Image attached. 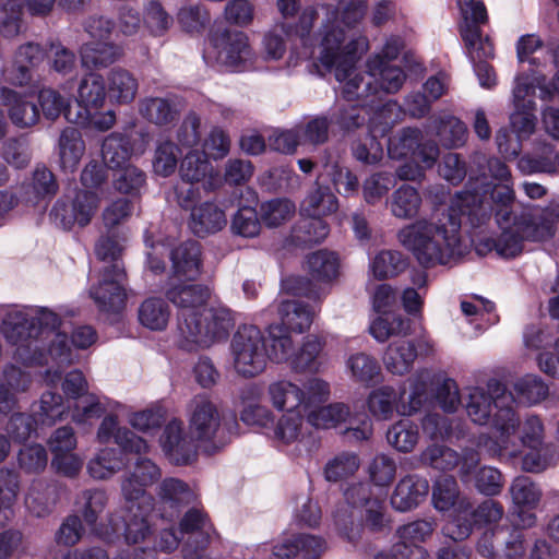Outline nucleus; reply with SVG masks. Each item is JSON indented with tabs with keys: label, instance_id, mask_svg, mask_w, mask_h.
<instances>
[{
	"label": "nucleus",
	"instance_id": "1",
	"mask_svg": "<svg viewBox=\"0 0 559 559\" xmlns=\"http://www.w3.org/2000/svg\"><path fill=\"white\" fill-rule=\"evenodd\" d=\"M512 182L493 185L484 174L469 177L436 222L418 219L397 233L399 241L425 267L456 262L468 251L462 226L479 235L488 230L492 214L498 226H509L519 212Z\"/></svg>",
	"mask_w": 559,
	"mask_h": 559
},
{
	"label": "nucleus",
	"instance_id": "2",
	"mask_svg": "<svg viewBox=\"0 0 559 559\" xmlns=\"http://www.w3.org/2000/svg\"><path fill=\"white\" fill-rule=\"evenodd\" d=\"M0 331L15 347L14 357L24 365H70L74 355L66 333L59 331L61 317L48 307L3 306Z\"/></svg>",
	"mask_w": 559,
	"mask_h": 559
},
{
	"label": "nucleus",
	"instance_id": "3",
	"mask_svg": "<svg viewBox=\"0 0 559 559\" xmlns=\"http://www.w3.org/2000/svg\"><path fill=\"white\" fill-rule=\"evenodd\" d=\"M366 49V38L358 37L346 41L344 29L333 26L325 31L320 55L313 66L321 76L334 71L335 79L341 84V95L346 102H370L372 106H380L376 100L378 91L370 72L362 73L356 68L357 59Z\"/></svg>",
	"mask_w": 559,
	"mask_h": 559
},
{
	"label": "nucleus",
	"instance_id": "4",
	"mask_svg": "<svg viewBox=\"0 0 559 559\" xmlns=\"http://www.w3.org/2000/svg\"><path fill=\"white\" fill-rule=\"evenodd\" d=\"M515 400L506 384L497 379H489L486 388L469 389L465 409L469 419L479 426L490 425L497 431V438L480 435L478 445L489 455L514 454L519 444L511 436L520 419L513 408Z\"/></svg>",
	"mask_w": 559,
	"mask_h": 559
},
{
	"label": "nucleus",
	"instance_id": "5",
	"mask_svg": "<svg viewBox=\"0 0 559 559\" xmlns=\"http://www.w3.org/2000/svg\"><path fill=\"white\" fill-rule=\"evenodd\" d=\"M121 240L118 230L107 229L95 243V254L105 265L98 282L90 286L88 294L102 313L118 314L126 306L127 274L121 259Z\"/></svg>",
	"mask_w": 559,
	"mask_h": 559
},
{
	"label": "nucleus",
	"instance_id": "6",
	"mask_svg": "<svg viewBox=\"0 0 559 559\" xmlns=\"http://www.w3.org/2000/svg\"><path fill=\"white\" fill-rule=\"evenodd\" d=\"M239 424L234 413H221L205 395H198L191 403L189 433L203 444L207 454L226 447L238 435Z\"/></svg>",
	"mask_w": 559,
	"mask_h": 559
},
{
	"label": "nucleus",
	"instance_id": "7",
	"mask_svg": "<svg viewBox=\"0 0 559 559\" xmlns=\"http://www.w3.org/2000/svg\"><path fill=\"white\" fill-rule=\"evenodd\" d=\"M181 320L179 346L188 352L227 340L235 325L231 310L224 306L211 307L203 319L201 314L197 318L192 313L189 318Z\"/></svg>",
	"mask_w": 559,
	"mask_h": 559
},
{
	"label": "nucleus",
	"instance_id": "8",
	"mask_svg": "<svg viewBox=\"0 0 559 559\" xmlns=\"http://www.w3.org/2000/svg\"><path fill=\"white\" fill-rule=\"evenodd\" d=\"M236 371L251 378L261 373L267 362V348L262 331L253 324H241L230 343Z\"/></svg>",
	"mask_w": 559,
	"mask_h": 559
},
{
	"label": "nucleus",
	"instance_id": "9",
	"mask_svg": "<svg viewBox=\"0 0 559 559\" xmlns=\"http://www.w3.org/2000/svg\"><path fill=\"white\" fill-rule=\"evenodd\" d=\"M267 394L273 407L277 411L302 408L307 412L309 407L328 400L330 388L325 381L318 378L309 379L304 389L290 381L280 380L269 385Z\"/></svg>",
	"mask_w": 559,
	"mask_h": 559
},
{
	"label": "nucleus",
	"instance_id": "10",
	"mask_svg": "<svg viewBox=\"0 0 559 559\" xmlns=\"http://www.w3.org/2000/svg\"><path fill=\"white\" fill-rule=\"evenodd\" d=\"M203 58L206 62L215 60L230 71H243L246 62L251 58L248 37L240 31L213 29L209 35V47Z\"/></svg>",
	"mask_w": 559,
	"mask_h": 559
},
{
	"label": "nucleus",
	"instance_id": "11",
	"mask_svg": "<svg viewBox=\"0 0 559 559\" xmlns=\"http://www.w3.org/2000/svg\"><path fill=\"white\" fill-rule=\"evenodd\" d=\"M538 78L530 76L527 72L514 78L512 88L513 111L510 114L512 132L519 140H527L536 129V103L534 100Z\"/></svg>",
	"mask_w": 559,
	"mask_h": 559
},
{
	"label": "nucleus",
	"instance_id": "12",
	"mask_svg": "<svg viewBox=\"0 0 559 559\" xmlns=\"http://www.w3.org/2000/svg\"><path fill=\"white\" fill-rule=\"evenodd\" d=\"M396 108L395 102H386L369 118L367 135L352 144L356 160L364 165H376L382 159L383 148L378 135L385 136L390 133L397 118Z\"/></svg>",
	"mask_w": 559,
	"mask_h": 559
},
{
	"label": "nucleus",
	"instance_id": "13",
	"mask_svg": "<svg viewBox=\"0 0 559 559\" xmlns=\"http://www.w3.org/2000/svg\"><path fill=\"white\" fill-rule=\"evenodd\" d=\"M98 204V197L90 190H74L64 193L53 204L50 218L64 230H70L75 224L84 227L90 224Z\"/></svg>",
	"mask_w": 559,
	"mask_h": 559
},
{
	"label": "nucleus",
	"instance_id": "14",
	"mask_svg": "<svg viewBox=\"0 0 559 559\" xmlns=\"http://www.w3.org/2000/svg\"><path fill=\"white\" fill-rule=\"evenodd\" d=\"M504 514L503 506L496 500L487 499L473 508L468 500L459 501L457 515L448 527L449 536L456 540L466 539L474 527L498 523Z\"/></svg>",
	"mask_w": 559,
	"mask_h": 559
},
{
	"label": "nucleus",
	"instance_id": "15",
	"mask_svg": "<svg viewBox=\"0 0 559 559\" xmlns=\"http://www.w3.org/2000/svg\"><path fill=\"white\" fill-rule=\"evenodd\" d=\"M432 522L416 520L400 526L396 531L399 542L392 546L391 552H380L374 559H429L428 551L419 544L431 535Z\"/></svg>",
	"mask_w": 559,
	"mask_h": 559
},
{
	"label": "nucleus",
	"instance_id": "16",
	"mask_svg": "<svg viewBox=\"0 0 559 559\" xmlns=\"http://www.w3.org/2000/svg\"><path fill=\"white\" fill-rule=\"evenodd\" d=\"M162 476L159 467L150 459L141 455L134 463V469L121 480V493L123 500H140L142 508H150L154 497L146 491V488L157 481Z\"/></svg>",
	"mask_w": 559,
	"mask_h": 559
},
{
	"label": "nucleus",
	"instance_id": "17",
	"mask_svg": "<svg viewBox=\"0 0 559 559\" xmlns=\"http://www.w3.org/2000/svg\"><path fill=\"white\" fill-rule=\"evenodd\" d=\"M557 216L551 209H521L510 219L515 229L527 241L542 242L555 235Z\"/></svg>",
	"mask_w": 559,
	"mask_h": 559
},
{
	"label": "nucleus",
	"instance_id": "18",
	"mask_svg": "<svg viewBox=\"0 0 559 559\" xmlns=\"http://www.w3.org/2000/svg\"><path fill=\"white\" fill-rule=\"evenodd\" d=\"M212 533H215L213 524L201 509L190 508L179 522V534L186 538V552L197 554L205 549L211 542Z\"/></svg>",
	"mask_w": 559,
	"mask_h": 559
},
{
	"label": "nucleus",
	"instance_id": "19",
	"mask_svg": "<svg viewBox=\"0 0 559 559\" xmlns=\"http://www.w3.org/2000/svg\"><path fill=\"white\" fill-rule=\"evenodd\" d=\"M197 441L185 435L182 424L178 420L169 421L160 436V445L168 460L178 466L188 465L197 457Z\"/></svg>",
	"mask_w": 559,
	"mask_h": 559
},
{
	"label": "nucleus",
	"instance_id": "20",
	"mask_svg": "<svg viewBox=\"0 0 559 559\" xmlns=\"http://www.w3.org/2000/svg\"><path fill=\"white\" fill-rule=\"evenodd\" d=\"M501 229V235L495 239L492 237L485 236L484 234H475L468 228L471 242L474 245L476 252L479 255H486L487 253L496 250V252L502 258H515L523 251L524 238L519 233L513 224L509 226H498Z\"/></svg>",
	"mask_w": 559,
	"mask_h": 559
},
{
	"label": "nucleus",
	"instance_id": "21",
	"mask_svg": "<svg viewBox=\"0 0 559 559\" xmlns=\"http://www.w3.org/2000/svg\"><path fill=\"white\" fill-rule=\"evenodd\" d=\"M165 295L179 309L177 323V330L179 331L181 319H187L192 313L197 318L200 316V307L207 301L210 289L201 284H173L169 280Z\"/></svg>",
	"mask_w": 559,
	"mask_h": 559
},
{
	"label": "nucleus",
	"instance_id": "22",
	"mask_svg": "<svg viewBox=\"0 0 559 559\" xmlns=\"http://www.w3.org/2000/svg\"><path fill=\"white\" fill-rule=\"evenodd\" d=\"M171 262L173 281L192 282L195 281L202 272V247L197 240H187L174 247L169 253Z\"/></svg>",
	"mask_w": 559,
	"mask_h": 559
},
{
	"label": "nucleus",
	"instance_id": "23",
	"mask_svg": "<svg viewBox=\"0 0 559 559\" xmlns=\"http://www.w3.org/2000/svg\"><path fill=\"white\" fill-rule=\"evenodd\" d=\"M157 495L162 504V510H158L157 515L168 521L177 518L181 509L195 499L189 485L175 477L165 478L158 486Z\"/></svg>",
	"mask_w": 559,
	"mask_h": 559
},
{
	"label": "nucleus",
	"instance_id": "24",
	"mask_svg": "<svg viewBox=\"0 0 559 559\" xmlns=\"http://www.w3.org/2000/svg\"><path fill=\"white\" fill-rule=\"evenodd\" d=\"M182 106V98L169 93L164 97L143 98L139 104V111L148 122L164 127L173 124L179 119Z\"/></svg>",
	"mask_w": 559,
	"mask_h": 559
},
{
	"label": "nucleus",
	"instance_id": "25",
	"mask_svg": "<svg viewBox=\"0 0 559 559\" xmlns=\"http://www.w3.org/2000/svg\"><path fill=\"white\" fill-rule=\"evenodd\" d=\"M428 492L429 483L426 477L408 474L396 484L391 496V506L400 512L411 511L425 501Z\"/></svg>",
	"mask_w": 559,
	"mask_h": 559
},
{
	"label": "nucleus",
	"instance_id": "26",
	"mask_svg": "<svg viewBox=\"0 0 559 559\" xmlns=\"http://www.w3.org/2000/svg\"><path fill=\"white\" fill-rule=\"evenodd\" d=\"M326 549L323 538L297 534L273 546V556L280 559H319Z\"/></svg>",
	"mask_w": 559,
	"mask_h": 559
},
{
	"label": "nucleus",
	"instance_id": "27",
	"mask_svg": "<svg viewBox=\"0 0 559 559\" xmlns=\"http://www.w3.org/2000/svg\"><path fill=\"white\" fill-rule=\"evenodd\" d=\"M462 22L459 29L463 41L471 49L481 41V25L488 21L487 9L480 0H456Z\"/></svg>",
	"mask_w": 559,
	"mask_h": 559
},
{
	"label": "nucleus",
	"instance_id": "28",
	"mask_svg": "<svg viewBox=\"0 0 559 559\" xmlns=\"http://www.w3.org/2000/svg\"><path fill=\"white\" fill-rule=\"evenodd\" d=\"M123 535L128 544H138L146 539L151 534L150 519L155 512L154 502L150 508H142L140 500H123Z\"/></svg>",
	"mask_w": 559,
	"mask_h": 559
},
{
	"label": "nucleus",
	"instance_id": "29",
	"mask_svg": "<svg viewBox=\"0 0 559 559\" xmlns=\"http://www.w3.org/2000/svg\"><path fill=\"white\" fill-rule=\"evenodd\" d=\"M114 438L115 442L124 451L134 454H144L148 445L146 441L128 428L118 426L117 416H105L97 430V439L100 443H107Z\"/></svg>",
	"mask_w": 559,
	"mask_h": 559
},
{
	"label": "nucleus",
	"instance_id": "30",
	"mask_svg": "<svg viewBox=\"0 0 559 559\" xmlns=\"http://www.w3.org/2000/svg\"><path fill=\"white\" fill-rule=\"evenodd\" d=\"M367 68L377 85L378 98L381 102L382 94H394L403 86L406 75L404 71L396 66H390L381 56H371L367 61Z\"/></svg>",
	"mask_w": 559,
	"mask_h": 559
},
{
	"label": "nucleus",
	"instance_id": "31",
	"mask_svg": "<svg viewBox=\"0 0 559 559\" xmlns=\"http://www.w3.org/2000/svg\"><path fill=\"white\" fill-rule=\"evenodd\" d=\"M227 223L225 212L215 202L205 201L192 209L189 227L198 237L222 230Z\"/></svg>",
	"mask_w": 559,
	"mask_h": 559
},
{
	"label": "nucleus",
	"instance_id": "32",
	"mask_svg": "<svg viewBox=\"0 0 559 559\" xmlns=\"http://www.w3.org/2000/svg\"><path fill=\"white\" fill-rule=\"evenodd\" d=\"M305 416L302 408L288 409L273 425L272 440L278 449L300 442L305 436Z\"/></svg>",
	"mask_w": 559,
	"mask_h": 559
},
{
	"label": "nucleus",
	"instance_id": "33",
	"mask_svg": "<svg viewBox=\"0 0 559 559\" xmlns=\"http://www.w3.org/2000/svg\"><path fill=\"white\" fill-rule=\"evenodd\" d=\"M383 105L372 106L370 102L362 104H353L350 102L337 104L330 114L331 124L338 127L343 132L355 131L366 124L369 116L367 108L374 109L376 112Z\"/></svg>",
	"mask_w": 559,
	"mask_h": 559
},
{
	"label": "nucleus",
	"instance_id": "34",
	"mask_svg": "<svg viewBox=\"0 0 559 559\" xmlns=\"http://www.w3.org/2000/svg\"><path fill=\"white\" fill-rule=\"evenodd\" d=\"M128 453L122 448H105L97 452L87 463L88 475L98 480L107 479L121 471L129 463Z\"/></svg>",
	"mask_w": 559,
	"mask_h": 559
},
{
	"label": "nucleus",
	"instance_id": "35",
	"mask_svg": "<svg viewBox=\"0 0 559 559\" xmlns=\"http://www.w3.org/2000/svg\"><path fill=\"white\" fill-rule=\"evenodd\" d=\"M122 56V48L112 41H91L80 49L81 64L87 70L107 68Z\"/></svg>",
	"mask_w": 559,
	"mask_h": 559
},
{
	"label": "nucleus",
	"instance_id": "36",
	"mask_svg": "<svg viewBox=\"0 0 559 559\" xmlns=\"http://www.w3.org/2000/svg\"><path fill=\"white\" fill-rule=\"evenodd\" d=\"M106 88L110 102L127 105L135 98L139 83L130 71L115 67L107 73Z\"/></svg>",
	"mask_w": 559,
	"mask_h": 559
},
{
	"label": "nucleus",
	"instance_id": "37",
	"mask_svg": "<svg viewBox=\"0 0 559 559\" xmlns=\"http://www.w3.org/2000/svg\"><path fill=\"white\" fill-rule=\"evenodd\" d=\"M278 316L281 318L280 325L287 331L304 333L308 330L313 320V310L309 304L299 299L282 300L277 306Z\"/></svg>",
	"mask_w": 559,
	"mask_h": 559
},
{
	"label": "nucleus",
	"instance_id": "38",
	"mask_svg": "<svg viewBox=\"0 0 559 559\" xmlns=\"http://www.w3.org/2000/svg\"><path fill=\"white\" fill-rule=\"evenodd\" d=\"M260 389L250 384L241 390L240 399L243 408L240 413V419L248 426H258L266 428L274 423V415L269 407L259 403Z\"/></svg>",
	"mask_w": 559,
	"mask_h": 559
},
{
	"label": "nucleus",
	"instance_id": "39",
	"mask_svg": "<svg viewBox=\"0 0 559 559\" xmlns=\"http://www.w3.org/2000/svg\"><path fill=\"white\" fill-rule=\"evenodd\" d=\"M338 199L330 186L322 185L319 179L301 202V212L307 216H326L338 210Z\"/></svg>",
	"mask_w": 559,
	"mask_h": 559
},
{
	"label": "nucleus",
	"instance_id": "40",
	"mask_svg": "<svg viewBox=\"0 0 559 559\" xmlns=\"http://www.w3.org/2000/svg\"><path fill=\"white\" fill-rule=\"evenodd\" d=\"M405 394V388L396 392L391 385H382L370 392L367 400L368 409L377 419L388 420L393 417L394 412L399 413L400 402Z\"/></svg>",
	"mask_w": 559,
	"mask_h": 559
},
{
	"label": "nucleus",
	"instance_id": "41",
	"mask_svg": "<svg viewBox=\"0 0 559 559\" xmlns=\"http://www.w3.org/2000/svg\"><path fill=\"white\" fill-rule=\"evenodd\" d=\"M417 357L418 353L414 342L397 340L389 344L383 362L389 372L403 376L412 369Z\"/></svg>",
	"mask_w": 559,
	"mask_h": 559
},
{
	"label": "nucleus",
	"instance_id": "42",
	"mask_svg": "<svg viewBox=\"0 0 559 559\" xmlns=\"http://www.w3.org/2000/svg\"><path fill=\"white\" fill-rule=\"evenodd\" d=\"M9 106V118L11 122L21 129L35 126L39 121V110L34 102L11 90H3Z\"/></svg>",
	"mask_w": 559,
	"mask_h": 559
},
{
	"label": "nucleus",
	"instance_id": "43",
	"mask_svg": "<svg viewBox=\"0 0 559 559\" xmlns=\"http://www.w3.org/2000/svg\"><path fill=\"white\" fill-rule=\"evenodd\" d=\"M106 96V83L100 74L90 72L81 79L76 97L81 107L86 110H97L103 107Z\"/></svg>",
	"mask_w": 559,
	"mask_h": 559
},
{
	"label": "nucleus",
	"instance_id": "44",
	"mask_svg": "<svg viewBox=\"0 0 559 559\" xmlns=\"http://www.w3.org/2000/svg\"><path fill=\"white\" fill-rule=\"evenodd\" d=\"M316 406L309 407L307 412V421L316 427L321 429H329L333 427H337L343 423H347L350 417L349 407L341 402L331 403L326 406Z\"/></svg>",
	"mask_w": 559,
	"mask_h": 559
},
{
	"label": "nucleus",
	"instance_id": "45",
	"mask_svg": "<svg viewBox=\"0 0 559 559\" xmlns=\"http://www.w3.org/2000/svg\"><path fill=\"white\" fill-rule=\"evenodd\" d=\"M388 443L397 452H412L420 439L419 427L408 418H403L391 425L386 430Z\"/></svg>",
	"mask_w": 559,
	"mask_h": 559
},
{
	"label": "nucleus",
	"instance_id": "46",
	"mask_svg": "<svg viewBox=\"0 0 559 559\" xmlns=\"http://www.w3.org/2000/svg\"><path fill=\"white\" fill-rule=\"evenodd\" d=\"M464 44H466L464 41ZM467 52L472 59L474 72L478 78L480 86L485 88H491L496 85V74L492 66H490L486 60L487 58H491L493 56V46L489 41L488 37L481 36V41H479L475 48L471 49L465 45Z\"/></svg>",
	"mask_w": 559,
	"mask_h": 559
},
{
	"label": "nucleus",
	"instance_id": "47",
	"mask_svg": "<svg viewBox=\"0 0 559 559\" xmlns=\"http://www.w3.org/2000/svg\"><path fill=\"white\" fill-rule=\"evenodd\" d=\"M323 349V343L313 335L305 338L301 346L292 353L289 364L294 371L317 372L320 367L319 355Z\"/></svg>",
	"mask_w": 559,
	"mask_h": 559
},
{
	"label": "nucleus",
	"instance_id": "48",
	"mask_svg": "<svg viewBox=\"0 0 559 559\" xmlns=\"http://www.w3.org/2000/svg\"><path fill=\"white\" fill-rule=\"evenodd\" d=\"M17 492V474L13 469L0 468V527H4L13 519V504Z\"/></svg>",
	"mask_w": 559,
	"mask_h": 559
},
{
	"label": "nucleus",
	"instance_id": "49",
	"mask_svg": "<svg viewBox=\"0 0 559 559\" xmlns=\"http://www.w3.org/2000/svg\"><path fill=\"white\" fill-rule=\"evenodd\" d=\"M420 206L421 197L418 190L409 185H402L392 193L390 210L392 215L397 218H414Z\"/></svg>",
	"mask_w": 559,
	"mask_h": 559
},
{
	"label": "nucleus",
	"instance_id": "50",
	"mask_svg": "<svg viewBox=\"0 0 559 559\" xmlns=\"http://www.w3.org/2000/svg\"><path fill=\"white\" fill-rule=\"evenodd\" d=\"M131 151L130 139L126 134L112 132L103 141L102 158L108 168H120L129 159Z\"/></svg>",
	"mask_w": 559,
	"mask_h": 559
},
{
	"label": "nucleus",
	"instance_id": "51",
	"mask_svg": "<svg viewBox=\"0 0 559 559\" xmlns=\"http://www.w3.org/2000/svg\"><path fill=\"white\" fill-rule=\"evenodd\" d=\"M419 461L424 466L449 472L459 466L461 455L448 445L432 443L420 452Z\"/></svg>",
	"mask_w": 559,
	"mask_h": 559
},
{
	"label": "nucleus",
	"instance_id": "52",
	"mask_svg": "<svg viewBox=\"0 0 559 559\" xmlns=\"http://www.w3.org/2000/svg\"><path fill=\"white\" fill-rule=\"evenodd\" d=\"M180 28L190 35H199L210 24L211 17L204 7L197 2L182 3L176 13Z\"/></svg>",
	"mask_w": 559,
	"mask_h": 559
},
{
	"label": "nucleus",
	"instance_id": "53",
	"mask_svg": "<svg viewBox=\"0 0 559 559\" xmlns=\"http://www.w3.org/2000/svg\"><path fill=\"white\" fill-rule=\"evenodd\" d=\"M108 498L103 489H85L78 498L80 518L85 524L94 531L99 515L105 510Z\"/></svg>",
	"mask_w": 559,
	"mask_h": 559
},
{
	"label": "nucleus",
	"instance_id": "54",
	"mask_svg": "<svg viewBox=\"0 0 559 559\" xmlns=\"http://www.w3.org/2000/svg\"><path fill=\"white\" fill-rule=\"evenodd\" d=\"M169 317V306L162 298H148L139 308L140 323L152 331H163L166 329Z\"/></svg>",
	"mask_w": 559,
	"mask_h": 559
},
{
	"label": "nucleus",
	"instance_id": "55",
	"mask_svg": "<svg viewBox=\"0 0 559 559\" xmlns=\"http://www.w3.org/2000/svg\"><path fill=\"white\" fill-rule=\"evenodd\" d=\"M85 150L81 132L74 127H67L59 138V155L63 168L73 169Z\"/></svg>",
	"mask_w": 559,
	"mask_h": 559
},
{
	"label": "nucleus",
	"instance_id": "56",
	"mask_svg": "<svg viewBox=\"0 0 559 559\" xmlns=\"http://www.w3.org/2000/svg\"><path fill=\"white\" fill-rule=\"evenodd\" d=\"M439 141L445 147L462 146L467 138V127L459 118L448 115L433 120Z\"/></svg>",
	"mask_w": 559,
	"mask_h": 559
},
{
	"label": "nucleus",
	"instance_id": "57",
	"mask_svg": "<svg viewBox=\"0 0 559 559\" xmlns=\"http://www.w3.org/2000/svg\"><path fill=\"white\" fill-rule=\"evenodd\" d=\"M510 495L514 507L536 509L543 497V490L528 476H518L510 486Z\"/></svg>",
	"mask_w": 559,
	"mask_h": 559
},
{
	"label": "nucleus",
	"instance_id": "58",
	"mask_svg": "<svg viewBox=\"0 0 559 559\" xmlns=\"http://www.w3.org/2000/svg\"><path fill=\"white\" fill-rule=\"evenodd\" d=\"M409 394L407 401L404 397L400 402L399 414L402 416H413L421 409L430 406L429 385L421 376H416L409 380Z\"/></svg>",
	"mask_w": 559,
	"mask_h": 559
},
{
	"label": "nucleus",
	"instance_id": "59",
	"mask_svg": "<svg viewBox=\"0 0 559 559\" xmlns=\"http://www.w3.org/2000/svg\"><path fill=\"white\" fill-rule=\"evenodd\" d=\"M499 559H524L527 554L525 534L518 527L501 526L498 536Z\"/></svg>",
	"mask_w": 559,
	"mask_h": 559
},
{
	"label": "nucleus",
	"instance_id": "60",
	"mask_svg": "<svg viewBox=\"0 0 559 559\" xmlns=\"http://www.w3.org/2000/svg\"><path fill=\"white\" fill-rule=\"evenodd\" d=\"M290 332L280 324H270L267 328L269 344L267 359L281 364L289 361L293 353Z\"/></svg>",
	"mask_w": 559,
	"mask_h": 559
},
{
	"label": "nucleus",
	"instance_id": "61",
	"mask_svg": "<svg viewBox=\"0 0 559 559\" xmlns=\"http://www.w3.org/2000/svg\"><path fill=\"white\" fill-rule=\"evenodd\" d=\"M369 331L378 342L382 343L392 335L409 334L411 321L402 316L384 313L371 322Z\"/></svg>",
	"mask_w": 559,
	"mask_h": 559
},
{
	"label": "nucleus",
	"instance_id": "62",
	"mask_svg": "<svg viewBox=\"0 0 559 559\" xmlns=\"http://www.w3.org/2000/svg\"><path fill=\"white\" fill-rule=\"evenodd\" d=\"M307 266L314 280L330 282L337 276L340 262L334 252L318 250L308 255Z\"/></svg>",
	"mask_w": 559,
	"mask_h": 559
},
{
	"label": "nucleus",
	"instance_id": "63",
	"mask_svg": "<svg viewBox=\"0 0 559 559\" xmlns=\"http://www.w3.org/2000/svg\"><path fill=\"white\" fill-rule=\"evenodd\" d=\"M324 173L341 195L349 198L358 193V177L348 167L338 162L328 163Z\"/></svg>",
	"mask_w": 559,
	"mask_h": 559
},
{
	"label": "nucleus",
	"instance_id": "64",
	"mask_svg": "<svg viewBox=\"0 0 559 559\" xmlns=\"http://www.w3.org/2000/svg\"><path fill=\"white\" fill-rule=\"evenodd\" d=\"M421 138L420 130L404 128L396 136L388 140V155L391 159H412L418 141Z\"/></svg>",
	"mask_w": 559,
	"mask_h": 559
}]
</instances>
